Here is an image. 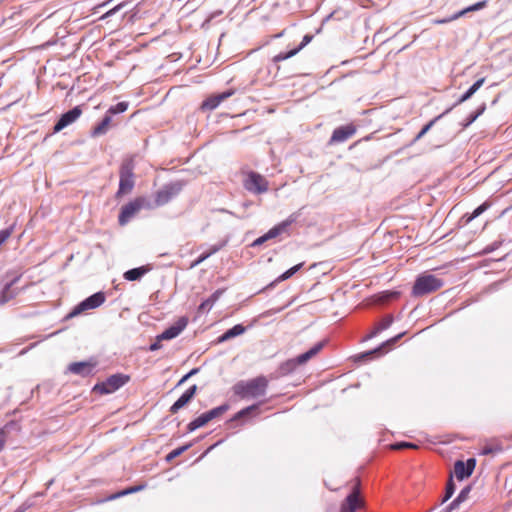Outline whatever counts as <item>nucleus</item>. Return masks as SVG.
Instances as JSON below:
<instances>
[{"label":"nucleus","instance_id":"5","mask_svg":"<svg viewBox=\"0 0 512 512\" xmlns=\"http://www.w3.org/2000/svg\"><path fill=\"white\" fill-rule=\"evenodd\" d=\"M129 380V377L122 374H115L110 376L106 381L96 384L94 386V391L99 392L100 394H109L113 393L124 384H126Z\"/></svg>","mask_w":512,"mask_h":512},{"label":"nucleus","instance_id":"9","mask_svg":"<svg viewBox=\"0 0 512 512\" xmlns=\"http://www.w3.org/2000/svg\"><path fill=\"white\" fill-rule=\"evenodd\" d=\"M244 186L247 190L254 193H264L268 190L267 180L260 174L250 172L244 182Z\"/></svg>","mask_w":512,"mask_h":512},{"label":"nucleus","instance_id":"25","mask_svg":"<svg viewBox=\"0 0 512 512\" xmlns=\"http://www.w3.org/2000/svg\"><path fill=\"white\" fill-rule=\"evenodd\" d=\"M485 78L482 77L478 79L458 100V103H463L470 99L478 90L479 88L484 84Z\"/></svg>","mask_w":512,"mask_h":512},{"label":"nucleus","instance_id":"31","mask_svg":"<svg viewBox=\"0 0 512 512\" xmlns=\"http://www.w3.org/2000/svg\"><path fill=\"white\" fill-rule=\"evenodd\" d=\"M392 323V317L391 316H387L386 318H384L380 323L379 325L376 327V329L369 335V337H373L375 336L377 333H379L380 331L382 330H385L387 329Z\"/></svg>","mask_w":512,"mask_h":512},{"label":"nucleus","instance_id":"23","mask_svg":"<svg viewBox=\"0 0 512 512\" xmlns=\"http://www.w3.org/2000/svg\"><path fill=\"white\" fill-rule=\"evenodd\" d=\"M150 270H151V268L149 266H141L138 268H134V269L126 271L124 273V278L128 281L139 280L142 276H144Z\"/></svg>","mask_w":512,"mask_h":512},{"label":"nucleus","instance_id":"4","mask_svg":"<svg viewBox=\"0 0 512 512\" xmlns=\"http://www.w3.org/2000/svg\"><path fill=\"white\" fill-rule=\"evenodd\" d=\"M104 302L105 294L103 292H97L75 306L74 309L68 314V317L72 318L87 310L95 309L101 306Z\"/></svg>","mask_w":512,"mask_h":512},{"label":"nucleus","instance_id":"14","mask_svg":"<svg viewBox=\"0 0 512 512\" xmlns=\"http://www.w3.org/2000/svg\"><path fill=\"white\" fill-rule=\"evenodd\" d=\"M188 324V318L187 317H180L175 324H173L171 327L167 328L165 331H163L157 339L160 340H170L175 337H177L187 326Z\"/></svg>","mask_w":512,"mask_h":512},{"label":"nucleus","instance_id":"37","mask_svg":"<svg viewBox=\"0 0 512 512\" xmlns=\"http://www.w3.org/2000/svg\"><path fill=\"white\" fill-rule=\"evenodd\" d=\"M454 491H455V485H454L452 478H450V480L448 481L447 486H446V494H445L443 501H447L449 498H451Z\"/></svg>","mask_w":512,"mask_h":512},{"label":"nucleus","instance_id":"3","mask_svg":"<svg viewBox=\"0 0 512 512\" xmlns=\"http://www.w3.org/2000/svg\"><path fill=\"white\" fill-rule=\"evenodd\" d=\"M134 162L133 159H126L120 168V181L117 196L128 194L134 187Z\"/></svg>","mask_w":512,"mask_h":512},{"label":"nucleus","instance_id":"49","mask_svg":"<svg viewBox=\"0 0 512 512\" xmlns=\"http://www.w3.org/2000/svg\"><path fill=\"white\" fill-rule=\"evenodd\" d=\"M400 337H401V334H400V335H398V336H396V337H394V338H392V339H391V340H389L387 343H394V342H396Z\"/></svg>","mask_w":512,"mask_h":512},{"label":"nucleus","instance_id":"38","mask_svg":"<svg viewBox=\"0 0 512 512\" xmlns=\"http://www.w3.org/2000/svg\"><path fill=\"white\" fill-rule=\"evenodd\" d=\"M13 232V226L0 231V246L6 242Z\"/></svg>","mask_w":512,"mask_h":512},{"label":"nucleus","instance_id":"6","mask_svg":"<svg viewBox=\"0 0 512 512\" xmlns=\"http://www.w3.org/2000/svg\"><path fill=\"white\" fill-rule=\"evenodd\" d=\"M297 216L295 214L290 215L286 220L282 221L278 225L271 228L267 233H265L263 236L257 238L253 242V246H258L263 244L265 241L273 239L280 235L281 233L285 232L287 228L296 221Z\"/></svg>","mask_w":512,"mask_h":512},{"label":"nucleus","instance_id":"35","mask_svg":"<svg viewBox=\"0 0 512 512\" xmlns=\"http://www.w3.org/2000/svg\"><path fill=\"white\" fill-rule=\"evenodd\" d=\"M302 267V264H298L293 266L292 268L288 269L286 272H284L279 279L280 280H286L290 278L293 274H295L300 268Z\"/></svg>","mask_w":512,"mask_h":512},{"label":"nucleus","instance_id":"34","mask_svg":"<svg viewBox=\"0 0 512 512\" xmlns=\"http://www.w3.org/2000/svg\"><path fill=\"white\" fill-rule=\"evenodd\" d=\"M390 447L393 450H400V449H404V448H411V449L418 448V446L416 444H413L410 442H399V443L392 444Z\"/></svg>","mask_w":512,"mask_h":512},{"label":"nucleus","instance_id":"44","mask_svg":"<svg viewBox=\"0 0 512 512\" xmlns=\"http://www.w3.org/2000/svg\"><path fill=\"white\" fill-rule=\"evenodd\" d=\"M380 350H381V347H380V348H377V349H375V350H373V351H370V352H367V353L363 354V355H362V357H368V356H371V355L375 354L376 352H378V351H380Z\"/></svg>","mask_w":512,"mask_h":512},{"label":"nucleus","instance_id":"41","mask_svg":"<svg viewBox=\"0 0 512 512\" xmlns=\"http://www.w3.org/2000/svg\"><path fill=\"white\" fill-rule=\"evenodd\" d=\"M468 493H469V488L462 490L460 492V494L458 495V497L452 502L451 505L454 506L456 503H459V502L465 500Z\"/></svg>","mask_w":512,"mask_h":512},{"label":"nucleus","instance_id":"39","mask_svg":"<svg viewBox=\"0 0 512 512\" xmlns=\"http://www.w3.org/2000/svg\"><path fill=\"white\" fill-rule=\"evenodd\" d=\"M187 448H188V446H182V447H179V448H177V449H174L173 451H171V452L167 455L166 459H167L168 461H170V460H172V459H174V458H176V457L180 456V455H181V454H182V453H183Z\"/></svg>","mask_w":512,"mask_h":512},{"label":"nucleus","instance_id":"1","mask_svg":"<svg viewBox=\"0 0 512 512\" xmlns=\"http://www.w3.org/2000/svg\"><path fill=\"white\" fill-rule=\"evenodd\" d=\"M268 386V378L260 375L255 378L238 381L233 385L232 391L240 399H260L266 396Z\"/></svg>","mask_w":512,"mask_h":512},{"label":"nucleus","instance_id":"19","mask_svg":"<svg viewBox=\"0 0 512 512\" xmlns=\"http://www.w3.org/2000/svg\"><path fill=\"white\" fill-rule=\"evenodd\" d=\"M94 366L95 364L89 361L75 362L68 366V370L73 374L87 376L92 372Z\"/></svg>","mask_w":512,"mask_h":512},{"label":"nucleus","instance_id":"32","mask_svg":"<svg viewBox=\"0 0 512 512\" xmlns=\"http://www.w3.org/2000/svg\"><path fill=\"white\" fill-rule=\"evenodd\" d=\"M128 108V103L127 102H120L118 104H116L115 106H111L108 111H107V115H112V114H118V113H123L127 110Z\"/></svg>","mask_w":512,"mask_h":512},{"label":"nucleus","instance_id":"42","mask_svg":"<svg viewBox=\"0 0 512 512\" xmlns=\"http://www.w3.org/2000/svg\"><path fill=\"white\" fill-rule=\"evenodd\" d=\"M208 257V255H202L200 256L196 261H194L192 264H191V268H194L196 267L197 265H199L201 262H203L206 258Z\"/></svg>","mask_w":512,"mask_h":512},{"label":"nucleus","instance_id":"16","mask_svg":"<svg viewBox=\"0 0 512 512\" xmlns=\"http://www.w3.org/2000/svg\"><path fill=\"white\" fill-rule=\"evenodd\" d=\"M486 5H487V1H485V0L477 2L476 4L471 5V6L467 7V8L459 11L458 13L452 15L449 18L435 19V20H433V23L436 24V25H440V24H445V23L454 21V20L464 16L466 13L480 10V9L486 7Z\"/></svg>","mask_w":512,"mask_h":512},{"label":"nucleus","instance_id":"30","mask_svg":"<svg viewBox=\"0 0 512 512\" xmlns=\"http://www.w3.org/2000/svg\"><path fill=\"white\" fill-rule=\"evenodd\" d=\"M258 408V404H253L251 406H248L239 412H237L234 417L230 420V422L236 421L240 418L248 416L252 411L256 410Z\"/></svg>","mask_w":512,"mask_h":512},{"label":"nucleus","instance_id":"47","mask_svg":"<svg viewBox=\"0 0 512 512\" xmlns=\"http://www.w3.org/2000/svg\"><path fill=\"white\" fill-rule=\"evenodd\" d=\"M5 442L4 433L0 432V450L3 448Z\"/></svg>","mask_w":512,"mask_h":512},{"label":"nucleus","instance_id":"17","mask_svg":"<svg viewBox=\"0 0 512 512\" xmlns=\"http://www.w3.org/2000/svg\"><path fill=\"white\" fill-rule=\"evenodd\" d=\"M233 93L234 92L232 90H230V91H225L223 93H220L217 95H212V96L208 97L202 103V109L214 110L215 108H217L220 105L221 102H223L224 100H226L227 98L232 96Z\"/></svg>","mask_w":512,"mask_h":512},{"label":"nucleus","instance_id":"11","mask_svg":"<svg viewBox=\"0 0 512 512\" xmlns=\"http://www.w3.org/2000/svg\"><path fill=\"white\" fill-rule=\"evenodd\" d=\"M356 126L354 124H347L336 128L329 140V144L342 143L352 137L356 133Z\"/></svg>","mask_w":512,"mask_h":512},{"label":"nucleus","instance_id":"45","mask_svg":"<svg viewBox=\"0 0 512 512\" xmlns=\"http://www.w3.org/2000/svg\"><path fill=\"white\" fill-rule=\"evenodd\" d=\"M477 118H478V116H477L476 114H472V115L469 117V120H468V122H467L466 126H467V125H469V124H471V123H473Z\"/></svg>","mask_w":512,"mask_h":512},{"label":"nucleus","instance_id":"24","mask_svg":"<svg viewBox=\"0 0 512 512\" xmlns=\"http://www.w3.org/2000/svg\"><path fill=\"white\" fill-rule=\"evenodd\" d=\"M222 294V290H217L215 291L208 299H206L205 301H203L199 307H198V311L200 313H203V312H207V311H210L211 308L213 307V305L218 301V299L220 298Z\"/></svg>","mask_w":512,"mask_h":512},{"label":"nucleus","instance_id":"20","mask_svg":"<svg viewBox=\"0 0 512 512\" xmlns=\"http://www.w3.org/2000/svg\"><path fill=\"white\" fill-rule=\"evenodd\" d=\"M312 40V36L310 35H305L303 37V40L301 42V44L295 48V49H292L288 52H281L279 53L278 55L275 56L274 60L275 61H283V60H286L288 58H291L293 57L294 55H296L301 49H303L310 41Z\"/></svg>","mask_w":512,"mask_h":512},{"label":"nucleus","instance_id":"26","mask_svg":"<svg viewBox=\"0 0 512 512\" xmlns=\"http://www.w3.org/2000/svg\"><path fill=\"white\" fill-rule=\"evenodd\" d=\"M246 328L241 325V324H237L235 325L234 327H232L231 329H228L220 338H219V341L220 342H223V341H226V340H229L233 337H236V336H239L241 334H243L245 332Z\"/></svg>","mask_w":512,"mask_h":512},{"label":"nucleus","instance_id":"27","mask_svg":"<svg viewBox=\"0 0 512 512\" xmlns=\"http://www.w3.org/2000/svg\"><path fill=\"white\" fill-rule=\"evenodd\" d=\"M110 123H111V116L106 114L105 117L103 118V120L98 125H96L94 127V129L92 131V136H100V135L105 134L108 131Z\"/></svg>","mask_w":512,"mask_h":512},{"label":"nucleus","instance_id":"43","mask_svg":"<svg viewBox=\"0 0 512 512\" xmlns=\"http://www.w3.org/2000/svg\"><path fill=\"white\" fill-rule=\"evenodd\" d=\"M197 372V369H193L191 370L188 374H186L180 381H179V385H181L182 383H184L191 375L195 374Z\"/></svg>","mask_w":512,"mask_h":512},{"label":"nucleus","instance_id":"2","mask_svg":"<svg viewBox=\"0 0 512 512\" xmlns=\"http://www.w3.org/2000/svg\"><path fill=\"white\" fill-rule=\"evenodd\" d=\"M443 285L442 279L435 275L424 273L416 278L412 288V294L416 297L423 296L439 290Z\"/></svg>","mask_w":512,"mask_h":512},{"label":"nucleus","instance_id":"29","mask_svg":"<svg viewBox=\"0 0 512 512\" xmlns=\"http://www.w3.org/2000/svg\"><path fill=\"white\" fill-rule=\"evenodd\" d=\"M229 409V406L227 404L221 405L219 407H216L208 412H205L208 420L211 421L216 417L221 416L223 413H225Z\"/></svg>","mask_w":512,"mask_h":512},{"label":"nucleus","instance_id":"8","mask_svg":"<svg viewBox=\"0 0 512 512\" xmlns=\"http://www.w3.org/2000/svg\"><path fill=\"white\" fill-rule=\"evenodd\" d=\"M144 202L145 200L139 197L123 206L119 214V224L121 226L127 224L140 211Z\"/></svg>","mask_w":512,"mask_h":512},{"label":"nucleus","instance_id":"7","mask_svg":"<svg viewBox=\"0 0 512 512\" xmlns=\"http://www.w3.org/2000/svg\"><path fill=\"white\" fill-rule=\"evenodd\" d=\"M359 485V480H356L353 491L341 504L340 512H356L357 509H360L364 506V501L360 497Z\"/></svg>","mask_w":512,"mask_h":512},{"label":"nucleus","instance_id":"33","mask_svg":"<svg viewBox=\"0 0 512 512\" xmlns=\"http://www.w3.org/2000/svg\"><path fill=\"white\" fill-rule=\"evenodd\" d=\"M489 207V204L487 202L481 204L479 207H477L473 213L468 217L467 221H471L481 215L486 209Z\"/></svg>","mask_w":512,"mask_h":512},{"label":"nucleus","instance_id":"15","mask_svg":"<svg viewBox=\"0 0 512 512\" xmlns=\"http://www.w3.org/2000/svg\"><path fill=\"white\" fill-rule=\"evenodd\" d=\"M476 461L471 458L468 459L467 462H463L461 460L456 461L454 464V474L458 480H463L469 477L475 468Z\"/></svg>","mask_w":512,"mask_h":512},{"label":"nucleus","instance_id":"22","mask_svg":"<svg viewBox=\"0 0 512 512\" xmlns=\"http://www.w3.org/2000/svg\"><path fill=\"white\" fill-rule=\"evenodd\" d=\"M503 449L502 442L499 439H490L485 441L481 453L483 455L495 454Z\"/></svg>","mask_w":512,"mask_h":512},{"label":"nucleus","instance_id":"40","mask_svg":"<svg viewBox=\"0 0 512 512\" xmlns=\"http://www.w3.org/2000/svg\"><path fill=\"white\" fill-rule=\"evenodd\" d=\"M141 489V487H131V488H128L126 490H123L115 495H112L109 497V499H116L120 496H124V495H127V494H130V493H134L136 491H139Z\"/></svg>","mask_w":512,"mask_h":512},{"label":"nucleus","instance_id":"46","mask_svg":"<svg viewBox=\"0 0 512 512\" xmlns=\"http://www.w3.org/2000/svg\"><path fill=\"white\" fill-rule=\"evenodd\" d=\"M485 108V104H482L475 114L479 117L485 111Z\"/></svg>","mask_w":512,"mask_h":512},{"label":"nucleus","instance_id":"18","mask_svg":"<svg viewBox=\"0 0 512 512\" xmlns=\"http://www.w3.org/2000/svg\"><path fill=\"white\" fill-rule=\"evenodd\" d=\"M197 391V386L193 385L191 386L186 392H184L180 398L171 406L170 412L171 413H177L181 408H183L185 405H187L191 399L194 397L195 393Z\"/></svg>","mask_w":512,"mask_h":512},{"label":"nucleus","instance_id":"10","mask_svg":"<svg viewBox=\"0 0 512 512\" xmlns=\"http://www.w3.org/2000/svg\"><path fill=\"white\" fill-rule=\"evenodd\" d=\"M181 188L182 186L179 183L164 186L156 193L155 204L157 206L165 205L181 191Z\"/></svg>","mask_w":512,"mask_h":512},{"label":"nucleus","instance_id":"48","mask_svg":"<svg viewBox=\"0 0 512 512\" xmlns=\"http://www.w3.org/2000/svg\"><path fill=\"white\" fill-rule=\"evenodd\" d=\"M158 348H159L158 343H154V344H152V345L150 346V350H151V351H155V350H157Z\"/></svg>","mask_w":512,"mask_h":512},{"label":"nucleus","instance_id":"50","mask_svg":"<svg viewBox=\"0 0 512 512\" xmlns=\"http://www.w3.org/2000/svg\"><path fill=\"white\" fill-rule=\"evenodd\" d=\"M118 8H119V6H117V7H115L114 9H112V10L108 11V12L106 13V15H107V16L112 15V14H113V13H114Z\"/></svg>","mask_w":512,"mask_h":512},{"label":"nucleus","instance_id":"13","mask_svg":"<svg viewBox=\"0 0 512 512\" xmlns=\"http://www.w3.org/2000/svg\"><path fill=\"white\" fill-rule=\"evenodd\" d=\"M325 342H319L310 348L307 352L297 356L294 359L289 360L286 364L291 368H295L298 365H303L313 357H315L324 347Z\"/></svg>","mask_w":512,"mask_h":512},{"label":"nucleus","instance_id":"36","mask_svg":"<svg viewBox=\"0 0 512 512\" xmlns=\"http://www.w3.org/2000/svg\"><path fill=\"white\" fill-rule=\"evenodd\" d=\"M438 118H435L433 120H431L428 124H426L422 129L421 131L417 134L416 138H415V141L421 139L430 129L431 127L434 125L435 121L437 120Z\"/></svg>","mask_w":512,"mask_h":512},{"label":"nucleus","instance_id":"28","mask_svg":"<svg viewBox=\"0 0 512 512\" xmlns=\"http://www.w3.org/2000/svg\"><path fill=\"white\" fill-rule=\"evenodd\" d=\"M208 422H209V420H208L206 413H203L188 424V429H189V431H194V430L206 425Z\"/></svg>","mask_w":512,"mask_h":512},{"label":"nucleus","instance_id":"21","mask_svg":"<svg viewBox=\"0 0 512 512\" xmlns=\"http://www.w3.org/2000/svg\"><path fill=\"white\" fill-rule=\"evenodd\" d=\"M19 277H15L11 282L7 283L5 287L0 292V304L3 305L13 299L17 292L15 289H12L13 284L18 281Z\"/></svg>","mask_w":512,"mask_h":512},{"label":"nucleus","instance_id":"12","mask_svg":"<svg viewBox=\"0 0 512 512\" xmlns=\"http://www.w3.org/2000/svg\"><path fill=\"white\" fill-rule=\"evenodd\" d=\"M82 114V110L79 106L74 107L70 111L64 113L58 122L54 126V133L60 132L68 125L74 123Z\"/></svg>","mask_w":512,"mask_h":512}]
</instances>
